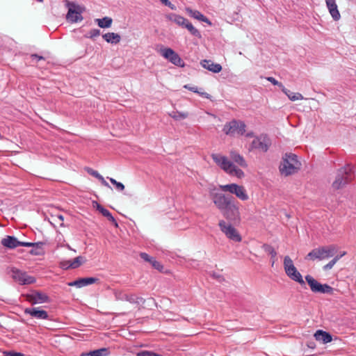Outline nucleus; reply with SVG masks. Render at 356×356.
<instances>
[{"label": "nucleus", "instance_id": "nucleus-1", "mask_svg": "<svg viewBox=\"0 0 356 356\" xmlns=\"http://www.w3.org/2000/svg\"><path fill=\"white\" fill-rule=\"evenodd\" d=\"M211 158L222 170L229 175L236 176L238 178L244 177L243 171L237 168L233 162L229 161L225 156L220 154H212Z\"/></svg>", "mask_w": 356, "mask_h": 356}, {"label": "nucleus", "instance_id": "nucleus-2", "mask_svg": "<svg viewBox=\"0 0 356 356\" xmlns=\"http://www.w3.org/2000/svg\"><path fill=\"white\" fill-rule=\"evenodd\" d=\"M354 178L353 167L347 164L337 170L335 180L332 183V187L340 189L349 184Z\"/></svg>", "mask_w": 356, "mask_h": 356}, {"label": "nucleus", "instance_id": "nucleus-3", "mask_svg": "<svg viewBox=\"0 0 356 356\" xmlns=\"http://www.w3.org/2000/svg\"><path fill=\"white\" fill-rule=\"evenodd\" d=\"M337 252V248L334 245L320 246L313 249L305 257L307 260H324L332 257Z\"/></svg>", "mask_w": 356, "mask_h": 356}, {"label": "nucleus", "instance_id": "nucleus-4", "mask_svg": "<svg viewBox=\"0 0 356 356\" xmlns=\"http://www.w3.org/2000/svg\"><path fill=\"white\" fill-rule=\"evenodd\" d=\"M299 165L300 163L296 154L291 153L286 154L280 166V170L282 174L288 176L295 173L299 168Z\"/></svg>", "mask_w": 356, "mask_h": 356}, {"label": "nucleus", "instance_id": "nucleus-5", "mask_svg": "<svg viewBox=\"0 0 356 356\" xmlns=\"http://www.w3.org/2000/svg\"><path fill=\"white\" fill-rule=\"evenodd\" d=\"M283 265L285 273L291 280L298 282L301 286H305V282L302 275L297 270L289 256L284 257Z\"/></svg>", "mask_w": 356, "mask_h": 356}, {"label": "nucleus", "instance_id": "nucleus-6", "mask_svg": "<svg viewBox=\"0 0 356 356\" xmlns=\"http://www.w3.org/2000/svg\"><path fill=\"white\" fill-rule=\"evenodd\" d=\"M222 216L229 222L238 223L241 221V213L238 203L234 198L222 210L220 211Z\"/></svg>", "mask_w": 356, "mask_h": 356}, {"label": "nucleus", "instance_id": "nucleus-7", "mask_svg": "<svg viewBox=\"0 0 356 356\" xmlns=\"http://www.w3.org/2000/svg\"><path fill=\"white\" fill-rule=\"evenodd\" d=\"M209 196L219 211L222 210L234 198L230 195L217 192L215 188L209 190Z\"/></svg>", "mask_w": 356, "mask_h": 356}, {"label": "nucleus", "instance_id": "nucleus-8", "mask_svg": "<svg viewBox=\"0 0 356 356\" xmlns=\"http://www.w3.org/2000/svg\"><path fill=\"white\" fill-rule=\"evenodd\" d=\"M245 124L241 120H232L227 122L222 129L223 132L227 136H234L235 134L243 135L245 132Z\"/></svg>", "mask_w": 356, "mask_h": 356}, {"label": "nucleus", "instance_id": "nucleus-9", "mask_svg": "<svg viewBox=\"0 0 356 356\" xmlns=\"http://www.w3.org/2000/svg\"><path fill=\"white\" fill-rule=\"evenodd\" d=\"M220 231L227 238L234 242H241L242 237L237 229L230 223L221 220L218 222Z\"/></svg>", "mask_w": 356, "mask_h": 356}, {"label": "nucleus", "instance_id": "nucleus-10", "mask_svg": "<svg viewBox=\"0 0 356 356\" xmlns=\"http://www.w3.org/2000/svg\"><path fill=\"white\" fill-rule=\"evenodd\" d=\"M12 278L20 285H28L36 282V279L29 275L26 272L21 270L15 267L10 268Z\"/></svg>", "mask_w": 356, "mask_h": 356}, {"label": "nucleus", "instance_id": "nucleus-11", "mask_svg": "<svg viewBox=\"0 0 356 356\" xmlns=\"http://www.w3.org/2000/svg\"><path fill=\"white\" fill-rule=\"evenodd\" d=\"M220 188L222 191H228L232 194L236 195V196L242 201H245L249 199L246 190L243 186H240L236 184H229L220 185Z\"/></svg>", "mask_w": 356, "mask_h": 356}, {"label": "nucleus", "instance_id": "nucleus-12", "mask_svg": "<svg viewBox=\"0 0 356 356\" xmlns=\"http://www.w3.org/2000/svg\"><path fill=\"white\" fill-rule=\"evenodd\" d=\"M159 53L163 58L167 59L175 65L178 67L184 66V60L172 49L168 47H162L160 49Z\"/></svg>", "mask_w": 356, "mask_h": 356}, {"label": "nucleus", "instance_id": "nucleus-13", "mask_svg": "<svg viewBox=\"0 0 356 356\" xmlns=\"http://www.w3.org/2000/svg\"><path fill=\"white\" fill-rule=\"evenodd\" d=\"M270 145L271 141L268 136L266 134H261L254 138L251 143V148L262 152H266Z\"/></svg>", "mask_w": 356, "mask_h": 356}, {"label": "nucleus", "instance_id": "nucleus-14", "mask_svg": "<svg viewBox=\"0 0 356 356\" xmlns=\"http://www.w3.org/2000/svg\"><path fill=\"white\" fill-rule=\"evenodd\" d=\"M25 297L26 300L31 305L50 302L49 297L47 294L39 291H33L32 293L26 294Z\"/></svg>", "mask_w": 356, "mask_h": 356}, {"label": "nucleus", "instance_id": "nucleus-15", "mask_svg": "<svg viewBox=\"0 0 356 356\" xmlns=\"http://www.w3.org/2000/svg\"><path fill=\"white\" fill-rule=\"evenodd\" d=\"M66 5L68 7V12L66 15V19L72 23L81 21L83 19L81 16V12L75 10V3L66 1Z\"/></svg>", "mask_w": 356, "mask_h": 356}, {"label": "nucleus", "instance_id": "nucleus-16", "mask_svg": "<svg viewBox=\"0 0 356 356\" xmlns=\"http://www.w3.org/2000/svg\"><path fill=\"white\" fill-rule=\"evenodd\" d=\"M25 314H29L31 316L37 319H48L49 315L47 312L41 309L40 307H29L24 310Z\"/></svg>", "mask_w": 356, "mask_h": 356}, {"label": "nucleus", "instance_id": "nucleus-17", "mask_svg": "<svg viewBox=\"0 0 356 356\" xmlns=\"http://www.w3.org/2000/svg\"><path fill=\"white\" fill-rule=\"evenodd\" d=\"M97 281H98V279L95 277H82L73 282H68L67 285L70 286H76V288H82L83 286L92 284Z\"/></svg>", "mask_w": 356, "mask_h": 356}, {"label": "nucleus", "instance_id": "nucleus-18", "mask_svg": "<svg viewBox=\"0 0 356 356\" xmlns=\"http://www.w3.org/2000/svg\"><path fill=\"white\" fill-rule=\"evenodd\" d=\"M327 8L330 14L334 21H338L341 18L337 5L335 0H325Z\"/></svg>", "mask_w": 356, "mask_h": 356}, {"label": "nucleus", "instance_id": "nucleus-19", "mask_svg": "<svg viewBox=\"0 0 356 356\" xmlns=\"http://www.w3.org/2000/svg\"><path fill=\"white\" fill-rule=\"evenodd\" d=\"M1 244L8 248L14 249L20 246L21 241H18L15 236H7L1 240Z\"/></svg>", "mask_w": 356, "mask_h": 356}, {"label": "nucleus", "instance_id": "nucleus-20", "mask_svg": "<svg viewBox=\"0 0 356 356\" xmlns=\"http://www.w3.org/2000/svg\"><path fill=\"white\" fill-rule=\"evenodd\" d=\"M202 66L213 73H218L222 70L221 65L218 63H214L210 60H203L201 62Z\"/></svg>", "mask_w": 356, "mask_h": 356}, {"label": "nucleus", "instance_id": "nucleus-21", "mask_svg": "<svg viewBox=\"0 0 356 356\" xmlns=\"http://www.w3.org/2000/svg\"><path fill=\"white\" fill-rule=\"evenodd\" d=\"M314 337L316 341H321L323 343L331 342L332 340V335L322 330H317L314 334Z\"/></svg>", "mask_w": 356, "mask_h": 356}, {"label": "nucleus", "instance_id": "nucleus-22", "mask_svg": "<svg viewBox=\"0 0 356 356\" xmlns=\"http://www.w3.org/2000/svg\"><path fill=\"white\" fill-rule=\"evenodd\" d=\"M305 278L309 284L311 291L313 293H318L323 284L318 282L310 275H306Z\"/></svg>", "mask_w": 356, "mask_h": 356}, {"label": "nucleus", "instance_id": "nucleus-23", "mask_svg": "<svg viewBox=\"0 0 356 356\" xmlns=\"http://www.w3.org/2000/svg\"><path fill=\"white\" fill-rule=\"evenodd\" d=\"M187 13L189 14V15L196 19H198L201 22H204L208 24H211V22L209 19L205 17L203 14H202L200 11L196 10H192L191 8H186Z\"/></svg>", "mask_w": 356, "mask_h": 356}, {"label": "nucleus", "instance_id": "nucleus-24", "mask_svg": "<svg viewBox=\"0 0 356 356\" xmlns=\"http://www.w3.org/2000/svg\"><path fill=\"white\" fill-rule=\"evenodd\" d=\"M110 350L108 348H102L92 351L83 353L80 356H108Z\"/></svg>", "mask_w": 356, "mask_h": 356}, {"label": "nucleus", "instance_id": "nucleus-25", "mask_svg": "<svg viewBox=\"0 0 356 356\" xmlns=\"http://www.w3.org/2000/svg\"><path fill=\"white\" fill-rule=\"evenodd\" d=\"M230 157L232 160L242 168H246L248 164L243 156L238 152L232 151L230 152Z\"/></svg>", "mask_w": 356, "mask_h": 356}, {"label": "nucleus", "instance_id": "nucleus-26", "mask_svg": "<svg viewBox=\"0 0 356 356\" xmlns=\"http://www.w3.org/2000/svg\"><path fill=\"white\" fill-rule=\"evenodd\" d=\"M46 244V242L39 241L36 242L34 248L29 251L31 255L41 256L44 254L43 246Z\"/></svg>", "mask_w": 356, "mask_h": 356}, {"label": "nucleus", "instance_id": "nucleus-27", "mask_svg": "<svg viewBox=\"0 0 356 356\" xmlns=\"http://www.w3.org/2000/svg\"><path fill=\"white\" fill-rule=\"evenodd\" d=\"M169 19L176 23L177 25L185 27V24H187L189 21L185 17L177 15V14H171L168 17Z\"/></svg>", "mask_w": 356, "mask_h": 356}, {"label": "nucleus", "instance_id": "nucleus-28", "mask_svg": "<svg viewBox=\"0 0 356 356\" xmlns=\"http://www.w3.org/2000/svg\"><path fill=\"white\" fill-rule=\"evenodd\" d=\"M262 249L268 254H269V256H271V259H272V264H271V266H273L275 262V257L277 256V252L275 250V249L273 248V246H271L269 244H267V243H264L263 245H262Z\"/></svg>", "mask_w": 356, "mask_h": 356}, {"label": "nucleus", "instance_id": "nucleus-29", "mask_svg": "<svg viewBox=\"0 0 356 356\" xmlns=\"http://www.w3.org/2000/svg\"><path fill=\"white\" fill-rule=\"evenodd\" d=\"M86 170L87 171V172L88 174H90V175L98 179L102 182V184L103 185H104L107 187H109L108 183L104 179V178L97 170H95L90 168H86Z\"/></svg>", "mask_w": 356, "mask_h": 356}, {"label": "nucleus", "instance_id": "nucleus-30", "mask_svg": "<svg viewBox=\"0 0 356 356\" xmlns=\"http://www.w3.org/2000/svg\"><path fill=\"white\" fill-rule=\"evenodd\" d=\"M95 22L101 28H108L111 25V18L105 17L102 19H96Z\"/></svg>", "mask_w": 356, "mask_h": 356}, {"label": "nucleus", "instance_id": "nucleus-31", "mask_svg": "<svg viewBox=\"0 0 356 356\" xmlns=\"http://www.w3.org/2000/svg\"><path fill=\"white\" fill-rule=\"evenodd\" d=\"M184 28L187 29L191 34L193 36L197 37L199 38H201L200 32L196 28H195L190 22L185 24Z\"/></svg>", "mask_w": 356, "mask_h": 356}, {"label": "nucleus", "instance_id": "nucleus-32", "mask_svg": "<svg viewBox=\"0 0 356 356\" xmlns=\"http://www.w3.org/2000/svg\"><path fill=\"white\" fill-rule=\"evenodd\" d=\"M266 79L274 86H277L284 93H287L289 92V90L286 89L281 82L277 81L274 77L268 76L266 77Z\"/></svg>", "mask_w": 356, "mask_h": 356}, {"label": "nucleus", "instance_id": "nucleus-33", "mask_svg": "<svg viewBox=\"0 0 356 356\" xmlns=\"http://www.w3.org/2000/svg\"><path fill=\"white\" fill-rule=\"evenodd\" d=\"M169 115L171 118H172L175 120H183L188 117L187 113H183V112H179V111H172Z\"/></svg>", "mask_w": 356, "mask_h": 356}, {"label": "nucleus", "instance_id": "nucleus-34", "mask_svg": "<svg viewBox=\"0 0 356 356\" xmlns=\"http://www.w3.org/2000/svg\"><path fill=\"white\" fill-rule=\"evenodd\" d=\"M286 95H287V97H289V99L291 101H296V100H300V99H303V97L302 95L299 93V92H291L289 90V92L287 93H284Z\"/></svg>", "mask_w": 356, "mask_h": 356}, {"label": "nucleus", "instance_id": "nucleus-35", "mask_svg": "<svg viewBox=\"0 0 356 356\" xmlns=\"http://www.w3.org/2000/svg\"><path fill=\"white\" fill-rule=\"evenodd\" d=\"M126 299L130 302L136 303L138 305L144 302V299L143 298L137 297L135 295H131L129 296H126Z\"/></svg>", "mask_w": 356, "mask_h": 356}, {"label": "nucleus", "instance_id": "nucleus-36", "mask_svg": "<svg viewBox=\"0 0 356 356\" xmlns=\"http://www.w3.org/2000/svg\"><path fill=\"white\" fill-rule=\"evenodd\" d=\"M97 204V209L104 216L108 218V220H111V213L108 211V210L104 208L101 204H98L95 202Z\"/></svg>", "mask_w": 356, "mask_h": 356}, {"label": "nucleus", "instance_id": "nucleus-37", "mask_svg": "<svg viewBox=\"0 0 356 356\" xmlns=\"http://www.w3.org/2000/svg\"><path fill=\"white\" fill-rule=\"evenodd\" d=\"M334 290V289L327 284H323L318 293L332 294Z\"/></svg>", "mask_w": 356, "mask_h": 356}, {"label": "nucleus", "instance_id": "nucleus-38", "mask_svg": "<svg viewBox=\"0 0 356 356\" xmlns=\"http://www.w3.org/2000/svg\"><path fill=\"white\" fill-rule=\"evenodd\" d=\"M149 264L154 269L159 270V272H163V266L159 261H156L154 257L152 258V260L149 262Z\"/></svg>", "mask_w": 356, "mask_h": 356}, {"label": "nucleus", "instance_id": "nucleus-39", "mask_svg": "<svg viewBox=\"0 0 356 356\" xmlns=\"http://www.w3.org/2000/svg\"><path fill=\"white\" fill-rule=\"evenodd\" d=\"M83 257H77L71 261V268H76L79 267L83 263Z\"/></svg>", "mask_w": 356, "mask_h": 356}, {"label": "nucleus", "instance_id": "nucleus-40", "mask_svg": "<svg viewBox=\"0 0 356 356\" xmlns=\"http://www.w3.org/2000/svg\"><path fill=\"white\" fill-rule=\"evenodd\" d=\"M113 185L115 186V189L118 191H122L124 189V186L122 183L117 181L115 179H113Z\"/></svg>", "mask_w": 356, "mask_h": 356}, {"label": "nucleus", "instance_id": "nucleus-41", "mask_svg": "<svg viewBox=\"0 0 356 356\" xmlns=\"http://www.w3.org/2000/svg\"><path fill=\"white\" fill-rule=\"evenodd\" d=\"M88 38L93 39L100 35V31L99 29H91L88 32Z\"/></svg>", "mask_w": 356, "mask_h": 356}, {"label": "nucleus", "instance_id": "nucleus-42", "mask_svg": "<svg viewBox=\"0 0 356 356\" xmlns=\"http://www.w3.org/2000/svg\"><path fill=\"white\" fill-rule=\"evenodd\" d=\"M60 267L64 270L71 268V261H62L60 262Z\"/></svg>", "mask_w": 356, "mask_h": 356}, {"label": "nucleus", "instance_id": "nucleus-43", "mask_svg": "<svg viewBox=\"0 0 356 356\" xmlns=\"http://www.w3.org/2000/svg\"><path fill=\"white\" fill-rule=\"evenodd\" d=\"M140 257L142 259H143L145 261L150 262L152 260L153 257L149 256L146 252H140Z\"/></svg>", "mask_w": 356, "mask_h": 356}, {"label": "nucleus", "instance_id": "nucleus-44", "mask_svg": "<svg viewBox=\"0 0 356 356\" xmlns=\"http://www.w3.org/2000/svg\"><path fill=\"white\" fill-rule=\"evenodd\" d=\"M137 356H160L158 354L154 353L150 351H142L137 354Z\"/></svg>", "mask_w": 356, "mask_h": 356}, {"label": "nucleus", "instance_id": "nucleus-45", "mask_svg": "<svg viewBox=\"0 0 356 356\" xmlns=\"http://www.w3.org/2000/svg\"><path fill=\"white\" fill-rule=\"evenodd\" d=\"M163 4L169 7L171 10H175L176 6L172 4L169 0H160Z\"/></svg>", "mask_w": 356, "mask_h": 356}, {"label": "nucleus", "instance_id": "nucleus-46", "mask_svg": "<svg viewBox=\"0 0 356 356\" xmlns=\"http://www.w3.org/2000/svg\"><path fill=\"white\" fill-rule=\"evenodd\" d=\"M335 264H336V259H332L330 261H329L326 265H325L323 266V269L325 270L331 269Z\"/></svg>", "mask_w": 356, "mask_h": 356}, {"label": "nucleus", "instance_id": "nucleus-47", "mask_svg": "<svg viewBox=\"0 0 356 356\" xmlns=\"http://www.w3.org/2000/svg\"><path fill=\"white\" fill-rule=\"evenodd\" d=\"M184 88L195 93H199V90L197 86H190L189 85H185Z\"/></svg>", "mask_w": 356, "mask_h": 356}, {"label": "nucleus", "instance_id": "nucleus-48", "mask_svg": "<svg viewBox=\"0 0 356 356\" xmlns=\"http://www.w3.org/2000/svg\"><path fill=\"white\" fill-rule=\"evenodd\" d=\"M31 58H32V60H36V61H39V60L45 59L43 56H39L36 54H31Z\"/></svg>", "mask_w": 356, "mask_h": 356}, {"label": "nucleus", "instance_id": "nucleus-49", "mask_svg": "<svg viewBox=\"0 0 356 356\" xmlns=\"http://www.w3.org/2000/svg\"><path fill=\"white\" fill-rule=\"evenodd\" d=\"M120 40V35L113 33V43L116 44V43L119 42Z\"/></svg>", "mask_w": 356, "mask_h": 356}, {"label": "nucleus", "instance_id": "nucleus-50", "mask_svg": "<svg viewBox=\"0 0 356 356\" xmlns=\"http://www.w3.org/2000/svg\"><path fill=\"white\" fill-rule=\"evenodd\" d=\"M35 243L31 242H21L20 246L23 247H32L34 248Z\"/></svg>", "mask_w": 356, "mask_h": 356}, {"label": "nucleus", "instance_id": "nucleus-51", "mask_svg": "<svg viewBox=\"0 0 356 356\" xmlns=\"http://www.w3.org/2000/svg\"><path fill=\"white\" fill-rule=\"evenodd\" d=\"M103 38L106 42H111V33H107L104 34Z\"/></svg>", "mask_w": 356, "mask_h": 356}, {"label": "nucleus", "instance_id": "nucleus-52", "mask_svg": "<svg viewBox=\"0 0 356 356\" xmlns=\"http://www.w3.org/2000/svg\"><path fill=\"white\" fill-rule=\"evenodd\" d=\"M201 97H204V98H207V99H210L211 98V96L208 94L207 92H200L199 91V93H198Z\"/></svg>", "mask_w": 356, "mask_h": 356}, {"label": "nucleus", "instance_id": "nucleus-53", "mask_svg": "<svg viewBox=\"0 0 356 356\" xmlns=\"http://www.w3.org/2000/svg\"><path fill=\"white\" fill-rule=\"evenodd\" d=\"M307 346L309 348H315V344H314V342L312 341V342H309L307 343Z\"/></svg>", "mask_w": 356, "mask_h": 356}, {"label": "nucleus", "instance_id": "nucleus-54", "mask_svg": "<svg viewBox=\"0 0 356 356\" xmlns=\"http://www.w3.org/2000/svg\"><path fill=\"white\" fill-rule=\"evenodd\" d=\"M254 135V132L253 131H250L248 133L246 134L245 136L247 138H252L253 137Z\"/></svg>", "mask_w": 356, "mask_h": 356}, {"label": "nucleus", "instance_id": "nucleus-55", "mask_svg": "<svg viewBox=\"0 0 356 356\" xmlns=\"http://www.w3.org/2000/svg\"><path fill=\"white\" fill-rule=\"evenodd\" d=\"M342 257V255H337L333 259H336V263Z\"/></svg>", "mask_w": 356, "mask_h": 356}, {"label": "nucleus", "instance_id": "nucleus-56", "mask_svg": "<svg viewBox=\"0 0 356 356\" xmlns=\"http://www.w3.org/2000/svg\"><path fill=\"white\" fill-rule=\"evenodd\" d=\"M113 226L118 227V222L115 220V218L113 217Z\"/></svg>", "mask_w": 356, "mask_h": 356}, {"label": "nucleus", "instance_id": "nucleus-57", "mask_svg": "<svg viewBox=\"0 0 356 356\" xmlns=\"http://www.w3.org/2000/svg\"><path fill=\"white\" fill-rule=\"evenodd\" d=\"M58 218L60 220H63V218H63V216H61V215H59V216H58Z\"/></svg>", "mask_w": 356, "mask_h": 356}, {"label": "nucleus", "instance_id": "nucleus-58", "mask_svg": "<svg viewBox=\"0 0 356 356\" xmlns=\"http://www.w3.org/2000/svg\"><path fill=\"white\" fill-rule=\"evenodd\" d=\"M346 254V252H343L342 253H341V254H340V255H342V257H343V256H344Z\"/></svg>", "mask_w": 356, "mask_h": 356}, {"label": "nucleus", "instance_id": "nucleus-59", "mask_svg": "<svg viewBox=\"0 0 356 356\" xmlns=\"http://www.w3.org/2000/svg\"><path fill=\"white\" fill-rule=\"evenodd\" d=\"M37 1H39V2H42L43 1V0H37Z\"/></svg>", "mask_w": 356, "mask_h": 356}]
</instances>
